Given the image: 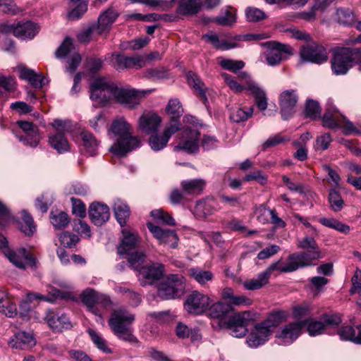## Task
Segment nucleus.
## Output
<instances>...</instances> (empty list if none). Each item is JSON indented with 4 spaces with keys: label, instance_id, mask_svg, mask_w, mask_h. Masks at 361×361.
Wrapping results in <instances>:
<instances>
[{
    "label": "nucleus",
    "instance_id": "ddd939ff",
    "mask_svg": "<svg viewBox=\"0 0 361 361\" xmlns=\"http://www.w3.org/2000/svg\"><path fill=\"white\" fill-rule=\"evenodd\" d=\"M180 130V123L175 120L166 123L162 133H154L149 138V145L154 151H160L165 148L171 136Z\"/></svg>",
    "mask_w": 361,
    "mask_h": 361
},
{
    "label": "nucleus",
    "instance_id": "ea45409f",
    "mask_svg": "<svg viewBox=\"0 0 361 361\" xmlns=\"http://www.w3.org/2000/svg\"><path fill=\"white\" fill-rule=\"evenodd\" d=\"M0 312L9 317L17 314L16 305L4 293H0Z\"/></svg>",
    "mask_w": 361,
    "mask_h": 361
},
{
    "label": "nucleus",
    "instance_id": "052dcab7",
    "mask_svg": "<svg viewBox=\"0 0 361 361\" xmlns=\"http://www.w3.org/2000/svg\"><path fill=\"white\" fill-rule=\"evenodd\" d=\"M271 210L264 204L256 206L255 214L257 219L263 224L269 223Z\"/></svg>",
    "mask_w": 361,
    "mask_h": 361
},
{
    "label": "nucleus",
    "instance_id": "4d7b16f0",
    "mask_svg": "<svg viewBox=\"0 0 361 361\" xmlns=\"http://www.w3.org/2000/svg\"><path fill=\"white\" fill-rule=\"evenodd\" d=\"M250 319V313L249 312H243L233 315L228 320V324L234 326L243 325L245 328H247Z\"/></svg>",
    "mask_w": 361,
    "mask_h": 361
},
{
    "label": "nucleus",
    "instance_id": "a18cd8bd",
    "mask_svg": "<svg viewBox=\"0 0 361 361\" xmlns=\"http://www.w3.org/2000/svg\"><path fill=\"white\" fill-rule=\"evenodd\" d=\"M166 112L171 116V121L175 120L177 123H179L178 118L182 116L183 109L179 99L174 98L169 101L166 106Z\"/></svg>",
    "mask_w": 361,
    "mask_h": 361
},
{
    "label": "nucleus",
    "instance_id": "7c9ffc66",
    "mask_svg": "<svg viewBox=\"0 0 361 361\" xmlns=\"http://www.w3.org/2000/svg\"><path fill=\"white\" fill-rule=\"evenodd\" d=\"M39 30V25L31 21L19 23L16 26L15 37L23 39H32Z\"/></svg>",
    "mask_w": 361,
    "mask_h": 361
},
{
    "label": "nucleus",
    "instance_id": "3c124183",
    "mask_svg": "<svg viewBox=\"0 0 361 361\" xmlns=\"http://www.w3.org/2000/svg\"><path fill=\"white\" fill-rule=\"evenodd\" d=\"M319 222L328 228L335 229L343 233H348L350 231V227L348 225L334 218H320Z\"/></svg>",
    "mask_w": 361,
    "mask_h": 361
},
{
    "label": "nucleus",
    "instance_id": "f03ea898",
    "mask_svg": "<svg viewBox=\"0 0 361 361\" xmlns=\"http://www.w3.org/2000/svg\"><path fill=\"white\" fill-rule=\"evenodd\" d=\"M298 247L306 252L290 255L286 265L281 269V272H291L300 267L312 265L314 261L322 257L319 247L312 235H307L299 240Z\"/></svg>",
    "mask_w": 361,
    "mask_h": 361
},
{
    "label": "nucleus",
    "instance_id": "c03bdc74",
    "mask_svg": "<svg viewBox=\"0 0 361 361\" xmlns=\"http://www.w3.org/2000/svg\"><path fill=\"white\" fill-rule=\"evenodd\" d=\"M205 42L211 43L215 48L227 50L235 47V44L228 42L225 40H219L217 35L213 32L206 34L202 36Z\"/></svg>",
    "mask_w": 361,
    "mask_h": 361
},
{
    "label": "nucleus",
    "instance_id": "a211bd4d",
    "mask_svg": "<svg viewBox=\"0 0 361 361\" xmlns=\"http://www.w3.org/2000/svg\"><path fill=\"white\" fill-rule=\"evenodd\" d=\"M300 56L305 61L318 64L326 62L328 59L326 49L314 42L302 47Z\"/></svg>",
    "mask_w": 361,
    "mask_h": 361
},
{
    "label": "nucleus",
    "instance_id": "9b49d317",
    "mask_svg": "<svg viewBox=\"0 0 361 361\" xmlns=\"http://www.w3.org/2000/svg\"><path fill=\"white\" fill-rule=\"evenodd\" d=\"M52 126L56 129V132L49 136L50 145L59 153L68 151L70 149V145L64 134L68 130L69 123L56 119L52 123Z\"/></svg>",
    "mask_w": 361,
    "mask_h": 361
},
{
    "label": "nucleus",
    "instance_id": "dca6fc26",
    "mask_svg": "<svg viewBox=\"0 0 361 361\" xmlns=\"http://www.w3.org/2000/svg\"><path fill=\"white\" fill-rule=\"evenodd\" d=\"M302 330V324L300 321L290 323L276 331V342L281 345H290L299 337Z\"/></svg>",
    "mask_w": 361,
    "mask_h": 361
},
{
    "label": "nucleus",
    "instance_id": "cd10ccee",
    "mask_svg": "<svg viewBox=\"0 0 361 361\" xmlns=\"http://www.w3.org/2000/svg\"><path fill=\"white\" fill-rule=\"evenodd\" d=\"M47 324L54 331H62L71 328L69 317L66 314H53L49 312L46 317Z\"/></svg>",
    "mask_w": 361,
    "mask_h": 361
},
{
    "label": "nucleus",
    "instance_id": "4468645a",
    "mask_svg": "<svg viewBox=\"0 0 361 361\" xmlns=\"http://www.w3.org/2000/svg\"><path fill=\"white\" fill-rule=\"evenodd\" d=\"M353 54L349 48H340L335 51L331 59V68L334 74L344 75L353 66Z\"/></svg>",
    "mask_w": 361,
    "mask_h": 361
},
{
    "label": "nucleus",
    "instance_id": "69168bd1",
    "mask_svg": "<svg viewBox=\"0 0 361 361\" xmlns=\"http://www.w3.org/2000/svg\"><path fill=\"white\" fill-rule=\"evenodd\" d=\"M337 21L343 25H350L353 21V14L349 9L338 8L336 13Z\"/></svg>",
    "mask_w": 361,
    "mask_h": 361
},
{
    "label": "nucleus",
    "instance_id": "6e6552de",
    "mask_svg": "<svg viewBox=\"0 0 361 361\" xmlns=\"http://www.w3.org/2000/svg\"><path fill=\"white\" fill-rule=\"evenodd\" d=\"M322 126L328 128H342L344 134L359 133L353 123L339 114L335 106H329L322 117Z\"/></svg>",
    "mask_w": 361,
    "mask_h": 361
},
{
    "label": "nucleus",
    "instance_id": "412c9836",
    "mask_svg": "<svg viewBox=\"0 0 361 361\" xmlns=\"http://www.w3.org/2000/svg\"><path fill=\"white\" fill-rule=\"evenodd\" d=\"M147 228L157 238L160 244L168 245L171 248H176L178 243V238L176 233L170 229H163L161 227L147 223Z\"/></svg>",
    "mask_w": 361,
    "mask_h": 361
},
{
    "label": "nucleus",
    "instance_id": "5701e85b",
    "mask_svg": "<svg viewBox=\"0 0 361 361\" xmlns=\"http://www.w3.org/2000/svg\"><path fill=\"white\" fill-rule=\"evenodd\" d=\"M17 124L26 134L25 136H20L19 140L25 145L36 147L41 139L38 128L32 123L25 121H19Z\"/></svg>",
    "mask_w": 361,
    "mask_h": 361
},
{
    "label": "nucleus",
    "instance_id": "39448f33",
    "mask_svg": "<svg viewBox=\"0 0 361 361\" xmlns=\"http://www.w3.org/2000/svg\"><path fill=\"white\" fill-rule=\"evenodd\" d=\"M134 320V314L124 307H118L113 310L109 319V325L119 338L131 341L133 334L130 331V326Z\"/></svg>",
    "mask_w": 361,
    "mask_h": 361
},
{
    "label": "nucleus",
    "instance_id": "49530a36",
    "mask_svg": "<svg viewBox=\"0 0 361 361\" xmlns=\"http://www.w3.org/2000/svg\"><path fill=\"white\" fill-rule=\"evenodd\" d=\"M249 92L255 97V104L259 110L264 112L267 109L268 104L265 92L258 85L253 87Z\"/></svg>",
    "mask_w": 361,
    "mask_h": 361
},
{
    "label": "nucleus",
    "instance_id": "20e7f679",
    "mask_svg": "<svg viewBox=\"0 0 361 361\" xmlns=\"http://www.w3.org/2000/svg\"><path fill=\"white\" fill-rule=\"evenodd\" d=\"M184 126L180 130V141L175 147V150H184L188 153H196L200 147V133L198 123L195 117L187 115L183 118Z\"/></svg>",
    "mask_w": 361,
    "mask_h": 361
},
{
    "label": "nucleus",
    "instance_id": "8fccbe9b",
    "mask_svg": "<svg viewBox=\"0 0 361 361\" xmlns=\"http://www.w3.org/2000/svg\"><path fill=\"white\" fill-rule=\"evenodd\" d=\"M188 85L200 94L204 100L207 99L204 92V85L200 78L194 73L190 72L187 75Z\"/></svg>",
    "mask_w": 361,
    "mask_h": 361
},
{
    "label": "nucleus",
    "instance_id": "13d9d810",
    "mask_svg": "<svg viewBox=\"0 0 361 361\" xmlns=\"http://www.w3.org/2000/svg\"><path fill=\"white\" fill-rule=\"evenodd\" d=\"M341 341H351L355 343V328L352 326H343L337 331Z\"/></svg>",
    "mask_w": 361,
    "mask_h": 361
},
{
    "label": "nucleus",
    "instance_id": "e433bc0d",
    "mask_svg": "<svg viewBox=\"0 0 361 361\" xmlns=\"http://www.w3.org/2000/svg\"><path fill=\"white\" fill-rule=\"evenodd\" d=\"M215 201L212 198L198 201L194 209V214L198 217H205L215 212Z\"/></svg>",
    "mask_w": 361,
    "mask_h": 361
},
{
    "label": "nucleus",
    "instance_id": "de8ad7c7",
    "mask_svg": "<svg viewBox=\"0 0 361 361\" xmlns=\"http://www.w3.org/2000/svg\"><path fill=\"white\" fill-rule=\"evenodd\" d=\"M252 113V107L245 110L241 107L235 106L230 109V118L235 123L243 122L250 117Z\"/></svg>",
    "mask_w": 361,
    "mask_h": 361
},
{
    "label": "nucleus",
    "instance_id": "9d476101",
    "mask_svg": "<svg viewBox=\"0 0 361 361\" xmlns=\"http://www.w3.org/2000/svg\"><path fill=\"white\" fill-rule=\"evenodd\" d=\"M212 302V300L207 295L193 290L187 295L183 307L190 314L200 315L208 310Z\"/></svg>",
    "mask_w": 361,
    "mask_h": 361
},
{
    "label": "nucleus",
    "instance_id": "aec40b11",
    "mask_svg": "<svg viewBox=\"0 0 361 361\" xmlns=\"http://www.w3.org/2000/svg\"><path fill=\"white\" fill-rule=\"evenodd\" d=\"M298 100L296 90L283 91L279 97V103L283 119L287 120L295 113V109Z\"/></svg>",
    "mask_w": 361,
    "mask_h": 361
},
{
    "label": "nucleus",
    "instance_id": "2f4dec72",
    "mask_svg": "<svg viewBox=\"0 0 361 361\" xmlns=\"http://www.w3.org/2000/svg\"><path fill=\"white\" fill-rule=\"evenodd\" d=\"M48 295H44L39 293H31L27 295L29 300H40L49 302H54L56 299L59 298H68L70 296L69 293L66 291H60L54 286H49Z\"/></svg>",
    "mask_w": 361,
    "mask_h": 361
},
{
    "label": "nucleus",
    "instance_id": "72a5a7b5",
    "mask_svg": "<svg viewBox=\"0 0 361 361\" xmlns=\"http://www.w3.org/2000/svg\"><path fill=\"white\" fill-rule=\"evenodd\" d=\"M113 209L117 221L121 226H124L130 216L129 207L123 200L118 199L114 201Z\"/></svg>",
    "mask_w": 361,
    "mask_h": 361
},
{
    "label": "nucleus",
    "instance_id": "37998d69",
    "mask_svg": "<svg viewBox=\"0 0 361 361\" xmlns=\"http://www.w3.org/2000/svg\"><path fill=\"white\" fill-rule=\"evenodd\" d=\"M20 230L26 235H31L35 231V225L32 216L23 210L21 212V221L18 223Z\"/></svg>",
    "mask_w": 361,
    "mask_h": 361
},
{
    "label": "nucleus",
    "instance_id": "f3484780",
    "mask_svg": "<svg viewBox=\"0 0 361 361\" xmlns=\"http://www.w3.org/2000/svg\"><path fill=\"white\" fill-rule=\"evenodd\" d=\"M279 264L280 261L272 263L265 270L259 272L256 277L245 281L243 283V286L245 289L248 290H255L267 285L273 271L276 270L281 271V269L283 267H280Z\"/></svg>",
    "mask_w": 361,
    "mask_h": 361
},
{
    "label": "nucleus",
    "instance_id": "864d4df0",
    "mask_svg": "<svg viewBox=\"0 0 361 361\" xmlns=\"http://www.w3.org/2000/svg\"><path fill=\"white\" fill-rule=\"evenodd\" d=\"M330 207L334 212L341 211L344 205V201L340 192L335 189H331L329 194Z\"/></svg>",
    "mask_w": 361,
    "mask_h": 361
},
{
    "label": "nucleus",
    "instance_id": "774afa93",
    "mask_svg": "<svg viewBox=\"0 0 361 361\" xmlns=\"http://www.w3.org/2000/svg\"><path fill=\"white\" fill-rule=\"evenodd\" d=\"M0 9L6 13L16 15L22 13L20 8L13 0H0Z\"/></svg>",
    "mask_w": 361,
    "mask_h": 361
},
{
    "label": "nucleus",
    "instance_id": "c756f323",
    "mask_svg": "<svg viewBox=\"0 0 361 361\" xmlns=\"http://www.w3.org/2000/svg\"><path fill=\"white\" fill-rule=\"evenodd\" d=\"M36 341L31 334L21 331L16 333L9 341L13 348L25 349L33 347Z\"/></svg>",
    "mask_w": 361,
    "mask_h": 361
},
{
    "label": "nucleus",
    "instance_id": "423d86ee",
    "mask_svg": "<svg viewBox=\"0 0 361 361\" xmlns=\"http://www.w3.org/2000/svg\"><path fill=\"white\" fill-rule=\"evenodd\" d=\"M116 85L104 78L94 79L90 84V99L94 105L104 106L114 97Z\"/></svg>",
    "mask_w": 361,
    "mask_h": 361
},
{
    "label": "nucleus",
    "instance_id": "4c0bfd02",
    "mask_svg": "<svg viewBox=\"0 0 361 361\" xmlns=\"http://www.w3.org/2000/svg\"><path fill=\"white\" fill-rule=\"evenodd\" d=\"M81 138L85 152L90 156L95 155L99 147V142L95 137L91 133L82 131Z\"/></svg>",
    "mask_w": 361,
    "mask_h": 361
},
{
    "label": "nucleus",
    "instance_id": "2eb2a0df",
    "mask_svg": "<svg viewBox=\"0 0 361 361\" xmlns=\"http://www.w3.org/2000/svg\"><path fill=\"white\" fill-rule=\"evenodd\" d=\"M3 252L8 259L17 268L26 269L28 267H35V258L23 247L16 250L6 248Z\"/></svg>",
    "mask_w": 361,
    "mask_h": 361
},
{
    "label": "nucleus",
    "instance_id": "5fc2aeb1",
    "mask_svg": "<svg viewBox=\"0 0 361 361\" xmlns=\"http://www.w3.org/2000/svg\"><path fill=\"white\" fill-rule=\"evenodd\" d=\"M230 310V305L222 302H217L211 305L209 308V315L213 318H220L226 314Z\"/></svg>",
    "mask_w": 361,
    "mask_h": 361
},
{
    "label": "nucleus",
    "instance_id": "f257e3e1",
    "mask_svg": "<svg viewBox=\"0 0 361 361\" xmlns=\"http://www.w3.org/2000/svg\"><path fill=\"white\" fill-rule=\"evenodd\" d=\"M131 125L124 117H117L112 121L109 132L114 137L115 142L109 151L117 157H124L128 152L140 147V140L133 135Z\"/></svg>",
    "mask_w": 361,
    "mask_h": 361
},
{
    "label": "nucleus",
    "instance_id": "09e8293b",
    "mask_svg": "<svg viewBox=\"0 0 361 361\" xmlns=\"http://www.w3.org/2000/svg\"><path fill=\"white\" fill-rule=\"evenodd\" d=\"M188 85L200 94L204 100L207 99L204 92V85L200 78L194 73L190 72L187 75Z\"/></svg>",
    "mask_w": 361,
    "mask_h": 361
},
{
    "label": "nucleus",
    "instance_id": "bf43d9fd",
    "mask_svg": "<svg viewBox=\"0 0 361 361\" xmlns=\"http://www.w3.org/2000/svg\"><path fill=\"white\" fill-rule=\"evenodd\" d=\"M246 19L249 22H259L267 18L265 13L255 7H248L245 10Z\"/></svg>",
    "mask_w": 361,
    "mask_h": 361
},
{
    "label": "nucleus",
    "instance_id": "c9c22d12",
    "mask_svg": "<svg viewBox=\"0 0 361 361\" xmlns=\"http://www.w3.org/2000/svg\"><path fill=\"white\" fill-rule=\"evenodd\" d=\"M202 0H180L178 13L182 15H194L199 12Z\"/></svg>",
    "mask_w": 361,
    "mask_h": 361
},
{
    "label": "nucleus",
    "instance_id": "b1692460",
    "mask_svg": "<svg viewBox=\"0 0 361 361\" xmlns=\"http://www.w3.org/2000/svg\"><path fill=\"white\" fill-rule=\"evenodd\" d=\"M271 334V331L259 322L252 329L246 342L250 348H257L264 344L269 339Z\"/></svg>",
    "mask_w": 361,
    "mask_h": 361
},
{
    "label": "nucleus",
    "instance_id": "c85d7f7f",
    "mask_svg": "<svg viewBox=\"0 0 361 361\" xmlns=\"http://www.w3.org/2000/svg\"><path fill=\"white\" fill-rule=\"evenodd\" d=\"M98 293L92 288H87L81 293L80 298L89 312L102 318V312L97 306Z\"/></svg>",
    "mask_w": 361,
    "mask_h": 361
},
{
    "label": "nucleus",
    "instance_id": "473e14b6",
    "mask_svg": "<svg viewBox=\"0 0 361 361\" xmlns=\"http://www.w3.org/2000/svg\"><path fill=\"white\" fill-rule=\"evenodd\" d=\"M221 296L230 305L235 306H248L252 304L251 299L247 298L243 295H235L232 288L226 287L223 289Z\"/></svg>",
    "mask_w": 361,
    "mask_h": 361
},
{
    "label": "nucleus",
    "instance_id": "e2e57ef3",
    "mask_svg": "<svg viewBox=\"0 0 361 361\" xmlns=\"http://www.w3.org/2000/svg\"><path fill=\"white\" fill-rule=\"evenodd\" d=\"M88 334L91 337L92 342L97 347V348L105 353H111V349L108 348L106 345V341L100 335H99L92 329H89Z\"/></svg>",
    "mask_w": 361,
    "mask_h": 361
},
{
    "label": "nucleus",
    "instance_id": "338daca9",
    "mask_svg": "<svg viewBox=\"0 0 361 361\" xmlns=\"http://www.w3.org/2000/svg\"><path fill=\"white\" fill-rule=\"evenodd\" d=\"M214 21L223 26H231L235 23V16L233 11L227 9L225 13L216 17Z\"/></svg>",
    "mask_w": 361,
    "mask_h": 361
},
{
    "label": "nucleus",
    "instance_id": "58836bf2",
    "mask_svg": "<svg viewBox=\"0 0 361 361\" xmlns=\"http://www.w3.org/2000/svg\"><path fill=\"white\" fill-rule=\"evenodd\" d=\"M288 314L285 311H276L271 313L267 318L261 323L269 331L286 320Z\"/></svg>",
    "mask_w": 361,
    "mask_h": 361
},
{
    "label": "nucleus",
    "instance_id": "1a4fd4ad",
    "mask_svg": "<svg viewBox=\"0 0 361 361\" xmlns=\"http://www.w3.org/2000/svg\"><path fill=\"white\" fill-rule=\"evenodd\" d=\"M154 89L138 90L133 88H119L116 86L114 90V99L116 101L128 109L137 107L140 99L154 92Z\"/></svg>",
    "mask_w": 361,
    "mask_h": 361
},
{
    "label": "nucleus",
    "instance_id": "0eeeda50",
    "mask_svg": "<svg viewBox=\"0 0 361 361\" xmlns=\"http://www.w3.org/2000/svg\"><path fill=\"white\" fill-rule=\"evenodd\" d=\"M185 290V279L179 274H171L161 282L158 288V295L164 300L180 297Z\"/></svg>",
    "mask_w": 361,
    "mask_h": 361
},
{
    "label": "nucleus",
    "instance_id": "f704fd0d",
    "mask_svg": "<svg viewBox=\"0 0 361 361\" xmlns=\"http://www.w3.org/2000/svg\"><path fill=\"white\" fill-rule=\"evenodd\" d=\"M300 322L302 324V328L306 327V330L310 336H318L325 334L326 331L325 324H324L322 319L317 321L312 318H309L300 321Z\"/></svg>",
    "mask_w": 361,
    "mask_h": 361
},
{
    "label": "nucleus",
    "instance_id": "6e6d98bb",
    "mask_svg": "<svg viewBox=\"0 0 361 361\" xmlns=\"http://www.w3.org/2000/svg\"><path fill=\"white\" fill-rule=\"evenodd\" d=\"M332 141L333 138L330 133H323L317 137L314 143V149L317 151L326 150Z\"/></svg>",
    "mask_w": 361,
    "mask_h": 361
},
{
    "label": "nucleus",
    "instance_id": "f8f14e48",
    "mask_svg": "<svg viewBox=\"0 0 361 361\" xmlns=\"http://www.w3.org/2000/svg\"><path fill=\"white\" fill-rule=\"evenodd\" d=\"M261 45L267 48L264 55L268 65L274 66L279 65L283 60V54H292L293 49L288 44H281L275 41L262 43Z\"/></svg>",
    "mask_w": 361,
    "mask_h": 361
},
{
    "label": "nucleus",
    "instance_id": "a19ab883",
    "mask_svg": "<svg viewBox=\"0 0 361 361\" xmlns=\"http://www.w3.org/2000/svg\"><path fill=\"white\" fill-rule=\"evenodd\" d=\"M184 192L187 194L200 193L205 185V182L202 179H191L183 180L180 183Z\"/></svg>",
    "mask_w": 361,
    "mask_h": 361
},
{
    "label": "nucleus",
    "instance_id": "79ce46f5",
    "mask_svg": "<svg viewBox=\"0 0 361 361\" xmlns=\"http://www.w3.org/2000/svg\"><path fill=\"white\" fill-rule=\"evenodd\" d=\"M190 276L200 285H204L213 279L212 271L203 270L200 268H191L188 271Z\"/></svg>",
    "mask_w": 361,
    "mask_h": 361
},
{
    "label": "nucleus",
    "instance_id": "0e129e2a",
    "mask_svg": "<svg viewBox=\"0 0 361 361\" xmlns=\"http://www.w3.org/2000/svg\"><path fill=\"white\" fill-rule=\"evenodd\" d=\"M321 319L325 324V327H336L342 322V317L340 314H325L321 317Z\"/></svg>",
    "mask_w": 361,
    "mask_h": 361
},
{
    "label": "nucleus",
    "instance_id": "680f3d73",
    "mask_svg": "<svg viewBox=\"0 0 361 361\" xmlns=\"http://www.w3.org/2000/svg\"><path fill=\"white\" fill-rule=\"evenodd\" d=\"M321 108L317 102L308 99L305 106V116L312 119H316L320 116Z\"/></svg>",
    "mask_w": 361,
    "mask_h": 361
},
{
    "label": "nucleus",
    "instance_id": "6ab92c4d",
    "mask_svg": "<svg viewBox=\"0 0 361 361\" xmlns=\"http://www.w3.org/2000/svg\"><path fill=\"white\" fill-rule=\"evenodd\" d=\"M139 272V281L142 286L151 285L161 279L164 274V266L159 263H152L148 265H140L135 269Z\"/></svg>",
    "mask_w": 361,
    "mask_h": 361
},
{
    "label": "nucleus",
    "instance_id": "4be33fe9",
    "mask_svg": "<svg viewBox=\"0 0 361 361\" xmlns=\"http://www.w3.org/2000/svg\"><path fill=\"white\" fill-rule=\"evenodd\" d=\"M162 123V118L154 111L144 112L138 120V128L144 133H157Z\"/></svg>",
    "mask_w": 361,
    "mask_h": 361
},
{
    "label": "nucleus",
    "instance_id": "bb28decb",
    "mask_svg": "<svg viewBox=\"0 0 361 361\" xmlns=\"http://www.w3.org/2000/svg\"><path fill=\"white\" fill-rule=\"evenodd\" d=\"M89 216L94 225L100 226L109 220L110 216L109 208L104 204L93 202L90 206Z\"/></svg>",
    "mask_w": 361,
    "mask_h": 361
},
{
    "label": "nucleus",
    "instance_id": "7ed1b4c3",
    "mask_svg": "<svg viewBox=\"0 0 361 361\" xmlns=\"http://www.w3.org/2000/svg\"><path fill=\"white\" fill-rule=\"evenodd\" d=\"M122 235L118 253L123 257L126 255L131 268L137 269L145 259V255L137 250L140 238L136 233L126 228L122 230Z\"/></svg>",
    "mask_w": 361,
    "mask_h": 361
},
{
    "label": "nucleus",
    "instance_id": "603ef678",
    "mask_svg": "<svg viewBox=\"0 0 361 361\" xmlns=\"http://www.w3.org/2000/svg\"><path fill=\"white\" fill-rule=\"evenodd\" d=\"M51 223L56 229L65 228L69 223L68 215L63 212H51L50 214Z\"/></svg>",
    "mask_w": 361,
    "mask_h": 361
},
{
    "label": "nucleus",
    "instance_id": "a878e982",
    "mask_svg": "<svg viewBox=\"0 0 361 361\" xmlns=\"http://www.w3.org/2000/svg\"><path fill=\"white\" fill-rule=\"evenodd\" d=\"M18 76L20 79L27 81L35 88H42L47 80L42 74H37L34 70L25 65H19L16 67Z\"/></svg>",
    "mask_w": 361,
    "mask_h": 361
},
{
    "label": "nucleus",
    "instance_id": "393cba45",
    "mask_svg": "<svg viewBox=\"0 0 361 361\" xmlns=\"http://www.w3.org/2000/svg\"><path fill=\"white\" fill-rule=\"evenodd\" d=\"M119 12L114 7H109L98 17L97 25L95 26L99 35L107 33L119 16Z\"/></svg>",
    "mask_w": 361,
    "mask_h": 361
}]
</instances>
